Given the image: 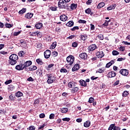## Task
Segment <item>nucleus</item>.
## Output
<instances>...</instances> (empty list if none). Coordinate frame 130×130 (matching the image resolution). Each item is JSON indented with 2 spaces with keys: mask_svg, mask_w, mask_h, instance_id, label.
I'll return each instance as SVG.
<instances>
[{
  "mask_svg": "<svg viewBox=\"0 0 130 130\" xmlns=\"http://www.w3.org/2000/svg\"><path fill=\"white\" fill-rule=\"evenodd\" d=\"M77 83L74 82H70L68 83V87L71 88L72 93H75L79 91V87L77 86Z\"/></svg>",
  "mask_w": 130,
  "mask_h": 130,
  "instance_id": "1",
  "label": "nucleus"
},
{
  "mask_svg": "<svg viewBox=\"0 0 130 130\" xmlns=\"http://www.w3.org/2000/svg\"><path fill=\"white\" fill-rule=\"evenodd\" d=\"M19 57L17 54H13L9 57V62L12 66H15L17 63Z\"/></svg>",
  "mask_w": 130,
  "mask_h": 130,
  "instance_id": "2",
  "label": "nucleus"
},
{
  "mask_svg": "<svg viewBox=\"0 0 130 130\" xmlns=\"http://www.w3.org/2000/svg\"><path fill=\"white\" fill-rule=\"evenodd\" d=\"M48 77V80L47 81L48 84H52L54 81H55V77L52 74H47Z\"/></svg>",
  "mask_w": 130,
  "mask_h": 130,
  "instance_id": "3",
  "label": "nucleus"
},
{
  "mask_svg": "<svg viewBox=\"0 0 130 130\" xmlns=\"http://www.w3.org/2000/svg\"><path fill=\"white\" fill-rule=\"evenodd\" d=\"M67 61L68 62V64L72 66L74 63V61H75V57L73 55H69L67 58Z\"/></svg>",
  "mask_w": 130,
  "mask_h": 130,
  "instance_id": "4",
  "label": "nucleus"
},
{
  "mask_svg": "<svg viewBox=\"0 0 130 130\" xmlns=\"http://www.w3.org/2000/svg\"><path fill=\"white\" fill-rule=\"evenodd\" d=\"M119 73L122 76H124L125 77L128 75V70L126 69H121Z\"/></svg>",
  "mask_w": 130,
  "mask_h": 130,
  "instance_id": "5",
  "label": "nucleus"
},
{
  "mask_svg": "<svg viewBox=\"0 0 130 130\" xmlns=\"http://www.w3.org/2000/svg\"><path fill=\"white\" fill-rule=\"evenodd\" d=\"M44 54L46 58H49V57H50V55L51 54V52L50 50H47L44 52Z\"/></svg>",
  "mask_w": 130,
  "mask_h": 130,
  "instance_id": "6",
  "label": "nucleus"
},
{
  "mask_svg": "<svg viewBox=\"0 0 130 130\" xmlns=\"http://www.w3.org/2000/svg\"><path fill=\"white\" fill-rule=\"evenodd\" d=\"M15 69L17 70V71H23V69H25V68L24 67V64H20L16 66Z\"/></svg>",
  "mask_w": 130,
  "mask_h": 130,
  "instance_id": "7",
  "label": "nucleus"
},
{
  "mask_svg": "<svg viewBox=\"0 0 130 130\" xmlns=\"http://www.w3.org/2000/svg\"><path fill=\"white\" fill-rule=\"evenodd\" d=\"M116 76V73L114 71H111L108 74V78H114Z\"/></svg>",
  "mask_w": 130,
  "mask_h": 130,
  "instance_id": "8",
  "label": "nucleus"
},
{
  "mask_svg": "<svg viewBox=\"0 0 130 130\" xmlns=\"http://www.w3.org/2000/svg\"><path fill=\"white\" fill-rule=\"evenodd\" d=\"M88 48L90 51H93L97 48V46H96L95 44H92L89 46Z\"/></svg>",
  "mask_w": 130,
  "mask_h": 130,
  "instance_id": "9",
  "label": "nucleus"
},
{
  "mask_svg": "<svg viewBox=\"0 0 130 130\" xmlns=\"http://www.w3.org/2000/svg\"><path fill=\"white\" fill-rule=\"evenodd\" d=\"M96 56L100 58H102L104 56V53L103 51H99L96 53Z\"/></svg>",
  "mask_w": 130,
  "mask_h": 130,
  "instance_id": "10",
  "label": "nucleus"
},
{
  "mask_svg": "<svg viewBox=\"0 0 130 130\" xmlns=\"http://www.w3.org/2000/svg\"><path fill=\"white\" fill-rule=\"evenodd\" d=\"M32 64V61H26L24 64H23V67H24V69H26V68L28 67H30Z\"/></svg>",
  "mask_w": 130,
  "mask_h": 130,
  "instance_id": "11",
  "label": "nucleus"
},
{
  "mask_svg": "<svg viewBox=\"0 0 130 130\" xmlns=\"http://www.w3.org/2000/svg\"><path fill=\"white\" fill-rule=\"evenodd\" d=\"M60 20L63 22H66L68 20V16L66 15H62L60 16Z\"/></svg>",
  "mask_w": 130,
  "mask_h": 130,
  "instance_id": "12",
  "label": "nucleus"
},
{
  "mask_svg": "<svg viewBox=\"0 0 130 130\" xmlns=\"http://www.w3.org/2000/svg\"><path fill=\"white\" fill-rule=\"evenodd\" d=\"M80 69V64H76L74 65V67L72 68V72H76V71H78Z\"/></svg>",
  "mask_w": 130,
  "mask_h": 130,
  "instance_id": "13",
  "label": "nucleus"
},
{
  "mask_svg": "<svg viewBox=\"0 0 130 130\" xmlns=\"http://www.w3.org/2000/svg\"><path fill=\"white\" fill-rule=\"evenodd\" d=\"M79 57L82 58V59H86L87 58V53H82L79 55Z\"/></svg>",
  "mask_w": 130,
  "mask_h": 130,
  "instance_id": "14",
  "label": "nucleus"
},
{
  "mask_svg": "<svg viewBox=\"0 0 130 130\" xmlns=\"http://www.w3.org/2000/svg\"><path fill=\"white\" fill-rule=\"evenodd\" d=\"M33 17V13H28L25 15L26 19H31Z\"/></svg>",
  "mask_w": 130,
  "mask_h": 130,
  "instance_id": "15",
  "label": "nucleus"
},
{
  "mask_svg": "<svg viewBox=\"0 0 130 130\" xmlns=\"http://www.w3.org/2000/svg\"><path fill=\"white\" fill-rule=\"evenodd\" d=\"M66 2L63 3H61L60 4H58V6L61 9H67V7L66 6Z\"/></svg>",
  "mask_w": 130,
  "mask_h": 130,
  "instance_id": "16",
  "label": "nucleus"
},
{
  "mask_svg": "<svg viewBox=\"0 0 130 130\" xmlns=\"http://www.w3.org/2000/svg\"><path fill=\"white\" fill-rule=\"evenodd\" d=\"M90 125H91V122L90 121H86L84 123V126H85V127H89Z\"/></svg>",
  "mask_w": 130,
  "mask_h": 130,
  "instance_id": "17",
  "label": "nucleus"
},
{
  "mask_svg": "<svg viewBox=\"0 0 130 130\" xmlns=\"http://www.w3.org/2000/svg\"><path fill=\"white\" fill-rule=\"evenodd\" d=\"M80 84L83 87H86L87 86V83L84 80H81L80 81Z\"/></svg>",
  "mask_w": 130,
  "mask_h": 130,
  "instance_id": "18",
  "label": "nucleus"
},
{
  "mask_svg": "<svg viewBox=\"0 0 130 130\" xmlns=\"http://www.w3.org/2000/svg\"><path fill=\"white\" fill-rule=\"evenodd\" d=\"M104 6H105V3L102 2L100 3L98 6L97 8L98 9H101V8H103V7H104Z\"/></svg>",
  "mask_w": 130,
  "mask_h": 130,
  "instance_id": "19",
  "label": "nucleus"
},
{
  "mask_svg": "<svg viewBox=\"0 0 130 130\" xmlns=\"http://www.w3.org/2000/svg\"><path fill=\"white\" fill-rule=\"evenodd\" d=\"M66 26L68 27H73L74 26V22L69 21L66 24Z\"/></svg>",
  "mask_w": 130,
  "mask_h": 130,
  "instance_id": "20",
  "label": "nucleus"
},
{
  "mask_svg": "<svg viewBox=\"0 0 130 130\" xmlns=\"http://www.w3.org/2000/svg\"><path fill=\"white\" fill-rule=\"evenodd\" d=\"M77 7H78L77 4H72L71 5V10H76V9H77Z\"/></svg>",
  "mask_w": 130,
  "mask_h": 130,
  "instance_id": "21",
  "label": "nucleus"
},
{
  "mask_svg": "<svg viewBox=\"0 0 130 130\" xmlns=\"http://www.w3.org/2000/svg\"><path fill=\"white\" fill-rule=\"evenodd\" d=\"M56 47V42H54L50 46V49H54Z\"/></svg>",
  "mask_w": 130,
  "mask_h": 130,
  "instance_id": "22",
  "label": "nucleus"
},
{
  "mask_svg": "<svg viewBox=\"0 0 130 130\" xmlns=\"http://www.w3.org/2000/svg\"><path fill=\"white\" fill-rule=\"evenodd\" d=\"M29 71H35L36 70H37V67L35 66H30L29 68Z\"/></svg>",
  "mask_w": 130,
  "mask_h": 130,
  "instance_id": "23",
  "label": "nucleus"
},
{
  "mask_svg": "<svg viewBox=\"0 0 130 130\" xmlns=\"http://www.w3.org/2000/svg\"><path fill=\"white\" fill-rule=\"evenodd\" d=\"M80 38L81 40H83V41H85V40L87 39V36L86 35H81L80 36Z\"/></svg>",
  "mask_w": 130,
  "mask_h": 130,
  "instance_id": "24",
  "label": "nucleus"
},
{
  "mask_svg": "<svg viewBox=\"0 0 130 130\" xmlns=\"http://www.w3.org/2000/svg\"><path fill=\"white\" fill-rule=\"evenodd\" d=\"M68 111H69V109L67 108H62L61 109V112L62 113H67V112H68Z\"/></svg>",
  "mask_w": 130,
  "mask_h": 130,
  "instance_id": "25",
  "label": "nucleus"
},
{
  "mask_svg": "<svg viewBox=\"0 0 130 130\" xmlns=\"http://www.w3.org/2000/svg\"><path fill=\"white\" fill-rule=\"evenodd\" d=\"M15 96L16 97H22V96H23V93L20 91H18L15 94Z\"/></svg>",
  "mask_w": 130,
  "mask_h": 130,
  "instance_id": "26",
  "label": "nucleus"
},
{
  "mask_svg": "<svg viewBox=\"0 0 130 130\" xmlns=\"http://www.w3.org/2000/svg\"><path fill=\"white\" fill-rule=\"evenodd\" d=\"M35 27L37 29H41V28H42V23H38L36 24Z\"/></svg>",
  "mask_w": 130,
  "mask_h": 130,
  "instance_id": "27",
  "label": "nucleus"
},
{
  "mask_svg": "<svg viewBox=\"0 0 130 130\" xmlns=\"http://www.w3.org/2000/svg\"><path fill=\"white\" fill-rule=\"evenodd\" d=\"M19 15H22L24 13H26V8H23L21 10L19 11Z\"/></svg>",
  "mask_w": 130,
  "mask_h": 130,
  "instance_id": "28",
  "label": "nucleus"
},
{
  "mask_svg": "<svg viewBox=\"0 0 130 130\" xmlns=\"http://www.w3.org/2000/svg\"><path fill=\"white\" fill-rule=\"evenodd\" d=\"M40 32L38 31H34L32 33V36H36L37 35L38 37H39V35H40Z\"/></svg>",
  "mask_w": 130,
  "mask_h": 130,
  "instance_id": "29",
  "label": "nucleus"
},
{
  "mask_svg": "<svg viewBox=\"0 0 130 130\" xmlns=\"http://www.w3.org/2000/svg\"><path fill=\"white\" fill-rule=\"evenodd\" d=\"M36 62H37V63H38V64H40V66H42V64H43V62L42 61V60L40 59H37L36 60Z\"/></svg>",
  "mask_w": 130,
  "mask_h": 130,
  "instance_id": "30",
  "label": "nucleus"
},
{
  "mask_svg": "<svg viewBox=\"0 0 130 130\" xmlns=\"http://www.w3.org/2000/svg\"><path fill=\"white\" fill-rule=\"evenodd\" d=\"M115 6L114 5L111 6L107 8V11H111V10H114Z\"/></svg>",
  "mask_w": 130,
  "mask_h": 130,
  "instance_id": "31",
  "label": "nucleus"
},
{
  "mask_svg": "<svg viewBox=\"0 0 130 130\" xmlns=\"http://www.w3.org/2000/svg\"><path fill=\"white\" fill-rule=\"evenodd\" d=\"M8 89L9 91H13V90H14V89H15V87L12 85H10L8 86Z\"/></svg>",
  "mask_w": 130,
  "mask_h": 130,
  "instance_id": "32",
  "label": "nucleus"
},
{
  "mask_svg": "<svg viewBox=\"0 0 130 130\" xmlns=\"http://www.w3.org/2000/svg\"><path fill=\"white\" fill-rule=\"evenodd\" d=\"M113 55H118L119 54V52L116 50H114L112 52Z\"/></svg>",
  "mask_w": 130,
  "mask_h": 130,
  "instance_id": "33",
  "label": "nucleus"
},
{
  "mask_svg": "<svg viewBox=\"0 0 130 130\" xmlns=\"http://www.w3.org/2000/svg\"><path fill=\"white\" fill-rule=\"evenodd\" d=\"M99 39H100L101 40H103L104 39V37L103 36V35L100 34L98 36Z\"/></svg>",
  "mask_w": 130,
  "mask_h": 130,
  "instance_id": "34",
  "label": "nucleus"
},
{
  "mask_svg": "<svg viewBox=\"0 0 130 130\" xmlns=\"http://www.w3.org/2000/svg\"><path fill=\"white\" fill-rule=\"evenodd\" d=\"M52 54L53 56H54V57H55L56 56H57V55L58 54V53L56 51H54L52 52Z\"/></svg>",
  "mask_w": 130,
  "mask_h": 130,
  "instance_id": "35",
  "label": "nucleus"
},
{
  "mask_svg": "<svg viewBox=\"0 0 130 130\" xmlns=\"http://www.w3.org/2000/svg\"><path fill=\"white\" fill-rule=\"evenodd\" d=\"M91 12H92V10H91L90 8L85 10L86 14H91Z\"/></svg>",
  "mask_w": 130,
  "mask_h": 130,
  "instance_id": "36",
  "label": "nucleus"
},
{
  "mask_svg": "<svg viewBox=\"0 0 130 130\" xmlns=\"http://www.w3.org/2000/svg\"><path fill=\"white\" fill-rule=\"evenodd\" d=\"M114 125H115V124H112L110 125L108 130H112L113 129V128H114Z\"/></svg>",
  "mask_w": 130,
  "mask_h": 130,
  "instance_id": "37",
  "label": "nucleus"
},
{
  "mask_svg": "<svg viewBox=\"0 0 130 130\" xmlns=\"http://www.w3.org/2000/svg\"><path fill=\"white\" fill-rule=\"evenodd\" d=\"M78 22L81 24H86V23H87V21L86 20L80 19L78 21Z\"/></svg>",
  "mask_w": 130,
  "mask_h": 130,
  "instance_id": "38",
  "label": "nucleus"
},
{
  "mask_svg": "<svg viewBox=\"0 0 130 130\" xmlns=\"http://www.w3.org/2000/svg\"><path fill=\"white\" fill-rule=\"evenodd\" d=\"M127 95H128V92L126 91H124L122 93L123 97H126Z\"/></svg>",
  "mask_w": 130,
  "mask_h": 130,
  "instance_id": "39",
  "label": "nucleus"
},
{
  "mask_svg": "<svg viewBox=\"0 0 130 130\" xmlns=\"http://www.w3.org/2000/svg\"><path fill=\"white\" fill-rule=\"evenodd\" d=\"M25 54V53L23 51H21L18 53L19 56H23Z\"/></svg>",
  "mask_w": 130,
  "mask_h": 130,
  "instance_id": "40",
  "label": "nucleus"
},
{
  "mask_svg": "<svg viewBox=\"0 0 130 130\" xmlns=\"http://www.w3.org/2000/svg\"><path fill=\"white\" fill-rule=\"evenodd\" d=\"M94 99L93 98H90L88 101L89 103H93L94 101Z\"/></svg>",
  "mask_w": 130,
  "mask_h": 130,
  "instance_id": "41",
  "label": "nucleus"
},
{
  "mask_svg": "<svg viewBox=\"0 0 130 130\" xmlns=\"http://www.w3.org/2000/svg\"><path fill=\"white\" fill-rule=\"evenodd\" d=\"M110 22V20L109 21L106 20L105 23L103 24V26H105L107 27V26L108 25V23Z\"/></svg>",
  "mask_w": 130,
  "mask_h": 130,
  "instance_id": "42",
  "label": "nucleus"
},
{
  "mask_svg": "<svg viewBox=\"0 0 130 130\" xmlns=\"http://www.w3.org/2000/svg\"><path fill=\"white\" fill-rule=\"evenodd\" d=\"M63 121H70L71 119L70 118H63L62 119Z\"/></svg>",
  "mask_w": 130,
  "mask_h": 130,
  "instance_id": "43",
  "label": "nucleus"
},
{
  "mask_svg": "<svg viewBox=\"0 0 130 130\" xmlns=\"http://www.w3.org/2000/svg\"><path fill=\"white\" fill-rule=\"evenodd\" d=\"M104 71L103 69H100L96 71V73H100V74L103 73Z\"/></svg>",
  "mask_w": 130,
  "mask_h": 130,
  "instance_id": "44",
  "label": "nucleus"
},
{
  "mask_svg": "<svg viewBox=\"0 0 130 130\" xmlns=\"http://www.w3.org/2000/svg\"><path fill=\"white\" fill-rule=\"evenodd\" d=\"M60 73H67L68 70H67V69H61L60 70Z\"/></svg>",
  "mask_w": 130,
  "mask_h": 130,
  "instance_id": "45",
  "label": "nucleus"
},
{
  "mask_svg": "<svg viewBox=\"0 0 130 130\" xmlns=\"http://www.w3.org/2000/svg\"><path fill=\"white\" fill-rule=\"evenodd\" d=\"M6 27H7V28H11L13 27V24L7 23L6 24Z\"/></svg>",
  "mask_w": 130,
  "mask_h": 130,
  "instance_id": "46",
  "label": "nucleus"
},
{
  "mask_svg": "<svg viewBox=\"0 0 130 130\" xmlns=\"http://www.w3.org/2000/svg\"><path fill=\"white\" fill-rule=\"evenodd\" d=\"M50 10L52 11H56L57 10V7H50Z\"/></svg>",
  "mask_w": 130,
  "mask_h": 130,
  "instance_id": "47",
  "label": "nucleus"
},
{
  "mask_svg": "<svg viewBox=\"0 0 130 130\" xmlns=\"http://www.w3.org/2000/svg\"><path fill=\"white\" fill-rule=\"evenodd\" d=\"M12 83V80H9L5 82L6 85H9V84H11Z\"/></svg>",
  "mask_w": 130,
  "mask_h": 130,
  "instance_id": "48",
  "label": "nucleus"
},
{
  "mask_svg": "<svg viewBox=\"0 0 130 130\" xmlns=\"http://www.w3.org/2000/svg\"><path fill=\"white\" fill-rule=\"evenodd\" d=\"M50 119H54V114H51L49 116Z\"/></svg>",
  "mask_w": 130,
  "mask_h": 130,
  "instance_id": "49",
  "label": "nucleus"
},
{
  "mask_svg": "<svg viewBox=\"0 0 130 130\" xmlns=\"http://www.w3.org/2000/svg\"><path fill=\"white\" fill-rule=\"evenodd\" d=\"M1 54H3L4 55H6V54H8V52H6L4 51H0Z\"/></svg>",
  "mask_w": 130,
  "mask_h": 130,
  "instance_id": "50",
  "label": "nucleus"
},
{
  "mask_svg": "<svg viewBox=\"0 0 130 130\" xmlns=\"http://www.w3.org/2000/svg\"><path fill=\"white\" fill-rule=\"evenodd\" d=\"M72 31H75V30H79V26H74L71 29Z\"/></svg>",
  "mask_w": 130,
  "mask_h": 130,
  "instance_id": "51",
  "label": "nucleus"
},
{
  "mask_svg": "<svg viewBox=\"0 0 130 130\" xmlns=\"http://www.w3.org/2000/svg\"><path fill=\"white\" fill-rule=\"evenodd\" d=\"M78 46V43L77 42H74L72 44V47H77Z\"/></svg>",
  "mask_w": 130,
  "mask_h": 130,
  "instance_id": "52",
  "label": "nucleus"
},
{
  "mask_svg": "<svg viewBox=\"0 0 130 130\" xmlns=\"http://www.w3.org/2000/svg\"><path fill=\"white\" fill-rule=\"evenodd\" d=\"M40 118H44L45 117V114L44 113H42L39 115Z\"/></svg>",
  "mask_w": 130,
  "mask_h": 130,
  "instance_id": "53",
  "label": "nucleus"
},
{
  "mask_svg": "<svg viewBox=\"0 0 130 130\" xmlns=\"http://www.w3.org/2000/svg\"><path fill=\"white\" fill-rule=\"evenodd\" d=\"M96 59H97V57H93L91 59H90V61H91V62H93V61H95V60H96Z\"/></svg>",
  "mask_w": 130,
  "mask_h": 130,
  "instance_id": "54",
  "label": "nucleus"
},
{
  "mask_svg": "<svg viewBox=\"0 0 130 130\" xmlns=\"http://www.w3.org/2000/svg\"><path fill=\"white\" fill-rule=\"evenodd\" d=\"M27 81H28L29 82H33L34 79H33L32 77H30L29 78H27Z\"/></svg>",
  "mask_w": 130,
  "mask_h": 130,
  "instance_id": "55",
  "label": "nucleus"
},
{
  "mask_svg": "<svg viewBox=\"0 0 130 130\" xmlns=\"http://www.w3.org/2000/svg\"><path fill=\"white\" fill-rule=\"evenodd\" d=\"M35 128H36L35 126H30L29 128H28V129L29 130H35Z\"/></svg>",
  "mask_w": 130,
  "mask_h": 130,
  "instance_id": "56",
  "label": "nucleus"
},
{
  "mask_svg": "<svg viewBox=\"0 0 130 130\" xmlns=\"http://www.w3.org/2000/svg\"><path fill=\"white\" fill-rule=\"evenodd\" d=\"M21 33V31H18V32H14V36H18L19 34Z\"/></svg>",
  "mask_w": 130,
  "mask_h": 130,
  "instance_id": "57",
  "label": "nucleus"
},
{
  "mask_svg": "<svg viewBox=\"0 0 130 130\" xmlns=\"http://www.w3.org/2000/svg\"><path fill=\"white\" fill-rule=\"evenodd\" d=\"M113 129L114 130H120V128L119 127H117V126L114 125Z\"/></svg>",
  "mask_w": 130,
  "mask_h": 130,
  "instance_id": "58",
  "label": "nucleus"
},
{
  "mask_svg": "<svg viewBox=\"0 0 130 130\" xmlns=\"http://www.w3.org/2000/svg\"><path fill=\"white\" fill-rule=\"evenodd\" d=\"M111 66H112V65L111 64V63H110V62H109V63H107L106 67L107 68H110V67H111Z\"/></svg>",
  "mask_w": 130,
  "mask_h": 130,
  "instance_id": "59",
  "label": "nucleus"
},
{
  "mask_svg": "<svg viewBox=\"0 0 130 130\" xmlns=\"http://www.w3.org/2000/svg\"><path fill=\"white\" fill-rule=\"evenodd\" d=\"M92 0H88L87 2H86V4L87 5H91V4H92Z\"/></svg>",
  "mask_w": 130,
  "mask_h": 130,
  "instance_id": "60",
  "label": "nucleus"
},
{
  "mask_svg": "<svg viewBox=\"0 0 130 130\" xmlns=\"http://www.w3.org/2000/svg\"><path fill=\"white\" fill-rule=\"evenodd\" d=\"M90 29L91 30H94L95 26L93 24H90Z\"/></svg>",
  "mask_w": 130,
  "mask_h": 130,
  "instance_id": "61",
  "label": "nucleus"
},
{
  "mask_svg": "<svg viewBox=\"0 0 130 130\" xmlns=\"http://www.w3.org/2000/svg\"><path fill=\"white\" fill-rule=\"evenodd\" d=\"M119 50L120 51H124V47H120L119 48Z\"/></svg>",
  "mask_w": 130,
  "mask_h": 130,
  "instance_id": "62",
  "label": "nucleus"
},
{
  "mask_svg": "<svg viewBox=\"0 0 130 130\" xmlns=\"http://www.w3.org/2000/svg\"><path fill=\"white\" fill-rule=\"evenodd\" d=\"M39 99H37L35 101V104H38L39 103Z\"/></svg>",
  "mask_w": 130,
  "mask_h": 130,
  "instance_id": "63",
  "label": "nucleus"
},
{
  "mask_svg": "<svg viewBox=\"0 0 130 130\" xmlns=\"http://www.w3.org/2000/svg\"><path fill=\"white\" fill-rule=\"evenodd\" d=\"M77 122H82V118H78L76 119Z\"/></svg>",
  "mask_w": 130,
  "mask_h": 130,
  "instance_id": "64",
  "label": "nucleus"
}]
</instances>
